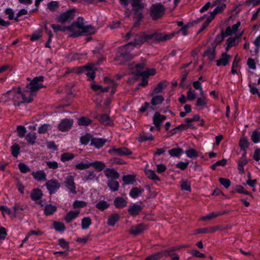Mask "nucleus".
<instances>
[{
    "instance_id": "nucleus-1",
    "label": "nucleus",
    "mask_w": 260,
    "mask_h": 260,
    "mask_svg": "<svg viewBox=\"0 0 260 260\" xmlns=\"http://www.w3.org/2000/svg\"><path fill=\"white\" fill-rule=\"evenodd\" d=\"M10 98L13 101L15 105H19L24 103H30L32 98L28 95L25 90L22 92L20 87H18L16 90H11L10 94Z\"/></svg>"
},
{
    "instance_id": "nucleus-2",
    "label": "nucleus",
    "mask_w": 260,
    "mask_h": 260,
    "mask_svg": "<svg viewBox=\"0 0 260 260\" xmlns=\"http://www.w3.org/2000/svg\"><path fill=\"white\" fill-rule=\"evenodd\" d=\"M221 1L215 6L216 8L212 11H210L208 14L205 15L204 16L199 18V20L201 21L206 18V21L202 24L200 31L206 28L209 25V23L214 19L215 16L218 14L221 13L226 8V4L224 3H221Z\"/></svg>"
},
{
    "instance_id": "nucleus-3",
    "label": "nucleus",
    "mask_w": 260,
    "mask_h": 260,
    "mask_svg": "<svg viewBox=\"0 0 260 260\" xmlns=\"http://www.w3.org/2000/svg\"><path fill=\"white\" fill-rule=\"evenodd\" d=\"M133 49L132 42L120 47L118 48L116 54V60L119 61V63H122L131 59L133 57V55L131 53Z\"/></svg>"
},
{
    "instance_id": "nucleus-4",
    "label": "nucleus",
    "mask_w": 260,
    "mask_h": 260,
    "mask_svg": "<svg viewBox=\"0 0 260 260\" xmlns=\"http://www.w3.org/2000/svg\"><path fill=\"white\" fill-rule=\"evenodd\" d=\"M145 67L144 63L141 64H136L135 67L136 71L137 72L136 75L140 76L143 77L142 82L139 84L140 86H146L148 84L147 78L150 76H152L155 74V70L153 68L147 69L143 72H142V70Z\"/></svg>"
},
{
    "instance_id": "nucleus-5",
    "label": "nucleus",
    "mask_w": 260,
    "mask_h": 260,
    "mask_svg": "<svg viewBox=\"0 0 260 260\" xmlns=\"http://www.w3.org/2000/svg\"><path fill=\"white\" fill-rule=\"evenodd\" d=\"M44 81L43 76L35 77L25 88V92L32 98V96L43 87L42 82Z\"/></svg>"
},
{
    "instance_id": "nucleus-6",
    "label": "nucleus",
    "mask_w": 260,
    "mask_h": 260,
    "mask_svg": "<svg viewBox=\"0 0 260 260\" xmlns=\"http://www.w3.org/2000/svg\"><path fill=\"white\" fill-rule=\"evenodd\" d=\"M94 65L89 64L85 66L80 67L74 69L73 72L77 74L83 73L85 71L87 72L86 75L88 78L89 80H93L95 78V72L93 69Z\"/></svg>"
},
{
    "instance_id": "nucleus-7",
    "label": "nucleus",
    "mask_w": 260,
    "mask_h": 260,
    "mask_svg": "<svg viewBox=\"0 0 260 260\" xmlns=\"http://www.w3.org/2000/svg\"><path fill=\"white\" fill-rule=\"evenodd\" d=\"M165 7L160 4L152 5L150 9V16L153 20H157L164 14Z\"/></svg>"
},
{
    "instance_id": "nucleus-8",
    "label": "nucleus",
    "mask_w": 260,
    "mask_h": 260,
    "mask_svg": "<svg viewBox=\"0 0 260 260\" xmlns=\"http://www.w3.org/2000/svg\"><path fill=\"white\" fill-rule=\"evenodd\" d=\"M80 20L82 21L83 19L82 18L79 17L78 21L73 22L70 26L67 27V29L71 32L70 35V37H76L82 35V28L79 27V25H81Z\"/></svg>"
},
{
    "instance_id": "nucleus-9",
    "label": "nucleus",
    "mask_w": 260,
    "mask_h": 260,
    "mask_svg": "<svg viewBox=\"0 0 260 260\" xmlns=\"http://www.w3.org/2000/svg\"><path fill=\"white\" fill-rule=\"evenodd\" d=\"M175 32L166 34L165 32H154L149 34L150 41L154 40L158 42L166 41L173 38Z\"/></svg>"
},
{
    "instance_id": "nucleus-10",
    "label": "nucleus",
    "mask_w": 260,
    "mask_h": 260,
    "mask_svg": "<svg viewBox=\"0 0 260 260\" xmlns=\"http://www.w3.org/2000/svg\"><path fill=\"white\" fill-rule=\"evenodd\" d=\"M75 9H71L60 14L56 18L57 21L63 23L73 19L75 16Z\"/></svg>"
},
{
    "instance_id": "nucleus-11",
    "label": "nucleus",
    "mask_w": 260,
    "mask_h": 260,
    "mask_svg": "<svg viewBox=\"0 0 260 260\" xmlns=\"http://www.w3.org/2000/svg\"><path fill=\"white\" fill-rule=\"evenodd\" d=\"M46 186L49 192L51 194L57 191L60 187V184L57 180L51 179L46 182Z\"/></svg>"
},
{
    "instance_id": "nucleus-12",
    "label": "nucleus",
    "mask_w": 260,
    "mask_h": 260,
    "mask_svg": "<svg viewBox=\"0 0 260 260\" xmlns=\"http://www.w3.org/2000/svg\"><path fill=\"white\" fill-rule=\"evenodd\" d=\"M149 34L144 32L140 35H137L134 39V41L132 43V47L140 46L146 42H149L150 38Z\"/></svg>"
},
{
    "instance_id": "nucleus-13",
    "label": "nucleus",
    "mask_w": 260,
    "mask_h": 260,
    "mask_svg": "<svg viewBox=\"0 0 260 260\" xmlns=\"http://www.w3.org/2000/svg\"><path fill=\"white\" fill-rule=\"evenodd\" d=\"M64 185L66 188L73 194L77 193L76 187L73 176L69 175L65 178Z\"/></svg>"
},
{
    "instance_id": "nucleus-14",
    "label": "nucleus",
    "mask_w": 260,
    "mask_h": 260,
    "mask_svg": "<svg viewBox=\"0 0 260 260\" xmlns=\"http://www.w3.org/2000/svg\"><path fill=\"white\" fill-rule=\"evenodd\" d=\"M108 152L111 155H129L133 153L132 151L124 147L119 148L113 147L109 150Z\"/></svg>"
},
{
    "instance_id": "nucleus-15",
    "label": "nucleus",
    "mask_w": 260,
    "mask_h": 260,
    "mask_svg": "<svg viewBox=\"0 0 260 260\" xmlns=\"http://www.w3.org/2000/svg\"><path fill=\"white\" fill-rule=\"evenodd\" d=\"M167 119V117L160 114L158 112H155L153 117V123L158 131L160 130L161 124Z\"/></svg>"
},
{
    "instance_id": "nucleus-16",
    "label": "nucleus",
    "mask_w": 260,
    "mask_h": 260,
    "mask_svg": "<svg viewBox=\"0 0 260 260\" xmlns=\"http://www.w3.org/2000/svg\"><path fill=\"white\" fill-rule=\"evenodd\" d=\"M27 206L21 203H15L13 207L12 215L16 218L21 214V212L27 208Z\"/></svg>"
},
{
    "instance_id": "nucleus-17",
    "label": "nucleus",
    "mask_w": 260,
    "mask_h": 260,
    "mask_svg": "<svg viewBox=\"0 0 260 260\" xmlns=\"http://www.w3.org/2000/svg\"><path fill=\"white\" fill-rule=\"evenodd\" d=\"M73 124V120L70 119H64L59 123L58 126V128L61 132H65L71 128Z\"/></svg>"
},
{
    "instance_id": "nucleus-18",
    "label": "nucleus",
    "mask_w": 260,
    "mask_h": 260,
    "mask_svg": "<svg viewBox=\"0 0 260 260\" xmlns=\"http://www.w3.org/2000/svg\"><path fill=\"white\" fill-rule=\"evenodd\" d=\"M105 176L109 180L117 179L119 177V174L113 168H107L104 171Z\"/></svg>"
},
{
    "instance_id": "nucleus-19",
    "label": "nucleus",
    "mask_w": 260,
    "mask_h": 260,
    "mask_svg": "<svg viewBox=\"0 0 260 260\" xmlns=\"http://www.w3.org/2000/svg\"><path fill=\"white\" fill-rule=\"evenodd\" d=\"M230 59L231 56L226 52H223L220 58L216 60V65L218 67L225 66L229 63Z\"/></svg>"
},
{
    "instance_id": "nucleus-20",
    "label": "nucleus",
    "mask_w": 260,
    "mask_h": 260,
    "mask_svg": "<svg viewBox=\"0 0 260 260\" xmlns=\"http://www.w3.org/2000/svg\"><path fill=\"white\" fill-rule=\"evenodd\" d=\"M146 228L145 224L140 223L136 225L132 226L129 229V233L135 236H137L141 233Z\"/></svg>"
},
{
    "instance_id": "nucleus-21",
    "label": "nucleus",
    "mask_w": 260,
    "mask_h": 260,
    "mask_svg": "<svg viewBox=\"0 0 260 260\" xmlns=\"http://www.w3.org/2000/svg\"><path fill=\"white\" fill-rule=\"evenodd\" d=\"M169 252L170 251H164V250L148 256L145 260H158L164 256H167Z\"/></svg>"
},
{
    "instance_id": "nucleus-22",
    "label": "nucleus",
    "mask_w": 260,
    "mask_h": 260,
    "mask_svg": "<svg viewBox=\"0 0 260 260\" xmlns=\"http://www.w3.org/2000/svg\"><path fill=\"white\" fill-rule=\"evenodd\" d=\"M31 175L34 179L38 181H45L46 180L47 175L45 171L43 170L36 172H32Z\"/></svg>"
},
{
    "instance_id": "nucleus-23",
    "label": "nucleus",
    "mask_w": 260,
    "mask_h": 260,
    "mask_svg": "<svg viewBox=\"0 0 260 260\" xmlns=\"http://www.w3.org/2000/svg\"><path fill=\"white\" fill-rule=\"evenodd\" d=\"M81 25H79V27L82 28V34L85 35H92L95 33L96 30L94 26L88 25H85L82 22Z\"/></svg>"
},
{
    "instance_id": "nucleus-24",
    "label": "nucleus",
    "mask_w": 260,
    "mask_h": 260,
    "mask_svg": "<svg viewBox=\"0 0 260 260\" xmlns=\"http://www.w3.org/2000/svg\"><path fill=\"white\" fill-rule=\"evenodd\" d=\"M229 213V211H219V212H213L211 213H210L209 214H207L206 216H202L201 218V220H210L212 218H215L218 216L222 215L223 214H226Z\"/></svg>"
},
{
    "instance_id": "nucleus-25",
    "label": "nucleus",
    "mask_w": 260,
    "mask_h": 260,
    "mask_svg": "<svg viewBox=\"0 0 260 260\" xmlns=\"http://www.w3.org/2000/svg\"><path fill=\"white\" fill-rule=\"evenodd\" d=\"M79 213V210L70 211L66 214L64 220L67 223H70L78 216Z\"/></svg>"
},
{
    "instance_id": "nucleus-26",
    "label": "nucleus",
    "mask_w": 260,
    "mask_h": 260,
    "mask_svg": "<svg viewBox=\"0 0 260 260\" xmlns=\"http://www.w3.org/2000/svg\"><path fill=\"white\" fill-rule=\"evenodd\" d=\"M142 210L140 205L137 204H133L128 209V212L131 215L136 216L138 215Z\"/></svg>"
},
{
    "instance_id": "nucleus-27",
    "label": "nucleus",
    "mask_w": 260,
    "mask_h": 260,
    "mask_svg": "<svg viewBox=\"0 0 260 260\" xmlns=\"http://www.w3.org/2000/svg\"><path fill=\"white\" fill-rule=\"evenodd\" d=\"M106 142V139L102 138H93L91 141V145L98 149L102 147Z\"/></svg>"
},
{
    "instance_id": "nucleus-28",
    "label": "nucleus",
    "mask_w": 260,
    "mask_h": 260,
    "mask_svg": "<svg viewBox=\"0 0 260 260\" xmlns=\"http://www.w3.org/2000/svg\"><path fill=\"white\" fill-rule=\"evenodd\" d=\"M239 36L237 35L234 37H230L226 40V50L228 51L230 48L238 44V39Z\"/></svg>"
},
{
    "instance_id": "nucleus-29",
    "label": "nucleus",
    "mask_w": 260,
    "mask_h": 260,
    "mask_svg": "<svg viewBox=\"0 0 260 260\" xmlns=\"http://www.w3.org/2000/svg\"><path fill=\"white\" fill-rule=\"evenodd\" d=\"M204 56H207L209 60H213L215 57V46L212 45L211 47L209 48L205 52Z\"/></svg>"
},
{
    "instance_id": "nucleus-30",
    "label": "nucleus",
    "mask_w": 260,
    "mask_h": 260,
    "mask_svg": "<svg viewBox=\"0 0 260 260\" xmlns=\"http://www.w3.org/2000/svg\"><path fill=\"white\" fill-rule=\"evenodd\" d=\"M240 22L238 21L235 24H234L232 27H228L226 28L225 33L226 36H231L236 33L240 25Z\"/></svg>"
},
{
    "instance_id": "nucleus-31",
    "label": "nucleus",
    "mask_w": 260,
    "mask_h": 260,
    "mask_svg": "<svg viewBox=\"0 0 260 260\" xmlns=\"http://www.w3.org/2000/svg\"><path fill=\"white\" fill-rule=\"evenodd\" d=\"M168 85V83L166 81H162L159 82L156 86L154 88V93H159L165 89Z\"/></svg>"
},
{
    "instance_id": "nucleus-32",
    "label": "nucleus",
    "mask_w": 260,
    "mask_h": 260,
    "mask_svg": "<svg viewBox=\"0 0 260 260\" xmlns=\"http://www.w3.org/2000/svg\"><path fill=\"white\" fill-rule=\"evenodd\" d=\"M116 179L108 180L107 185L112 191H116L119 189V183Z\"/></svg>"
},
{
    "instance_id": "nucleus-33",
    "label": "nucleus",
    "mask_w": 260,
    "mask_h": 260,
    "mask_svg": "<svg viewBox=\"0 0 260 260\" xmlns=\"http://www.w3.org/2000/svg\"><path fill=\"white\" fill-rule=\"evenodd\" d=\"M114 204L117 208H122L126 206V201L121 197H117L114 201Z\"/></svg>"
},
{
    "instance_id": "nucleus-34",
    "label": "nucleus",
    "mask_w": 260,
    "mask_h": 260,
    "mask_svg": "<svg viewBox=\"0 0 260 260\" xmlns=\"http://www.w3.org/2000/svg\"><path fill=\"white\" fill-rule=\"evenodd\" d=\"M143 191L144 189L142 187H134L130 191L129 196L133 199H136Z\"/></svg>"
},
{
    "instance_id": "nucleus-35",
    "label": "nucleus",
    "mask_w": 260,
    "mask_h": 260,
    "mask_svg": "<svg viewBox=\"0 0 260 260\" xmlns=\"http://www.w3.org/2000/svg\"><path fill=\"white\" fill-rule=\"evenodd\" d=\"M207 104V99L204 96L198 98L197 100L196 106L200 107V109H204L206 108Z\"/></svg>"
},
{
    "instance_id": "nucleus-36",
    "label": "nucleus",
    "mask_w": 260,
    "mask_h": 260,
    "mask_svg": "<svg viewBox=\"0 0 260 260\" xmlns=\"http://www.w3.org/2000/svg\"><path fill=\"white\" fill-rule=\"evenodd\" d=\"M154 140L153 136L150 133H143L140 135L138 140L140 142L146 141H153Z\"/></svg>"
},
{
    "instance_id": "nucleus-37",
    "label": "nucleus",
    "mask_w": 260,
    "mask_h": 260,
    "mask_svg": "<svg viewBox=\"0 0 260 260\" xmlns=\"http://www.w3.org/2000/svg\"><path fill=\"white\" fill-rule=\"evenodd\" d=\"M5 13L8 15V19L10 20H14L18 22L19 19L17 17V14H15L14 11L11 8H7L5 10Z\"/></svg>"
},
{
    "instance_id": "nucleus-38",
    "label": "nucleus",
    "mask_w": 260,
    "mask_h": 260,
    "mask_svg": "<svg viewBox=\"0 0 260 260\" xmlns=\"http://www.w3.org/2000/svg\"><path fill=\"white\" fill-rule=\"evenodd\" d=\"M145 173L147 177L152 180L154 181H159L160 178L159 177L155 174L154 171L152 170H145Z\"/></svg>"
},
{
    "instance_id": "nucleus-39",
    "label": "nucleus",
    "mask_w": 260,
    "mask_h": 260,
    "mask_svg": "<svg viewBox=\"0 0 260 260\" xmlns=\"http://www.w3.org/2000/svg\"><path fill=\"white\" fill-rule=\"evenodd\" d=\"M43 193L42 191L39 189H34L30 195L31 199L34 201H38L42 197Z\"/></svg>"
},
{
    "instance_id": "nucleus-40",
    "label": "nucleus",
    "mask_w": 260,
    "mask_h": 260,
    "mask_svg": "<svg viewBox=\"0 0 260 260\" xmlns=\"http://www.w3.org/2000/svg\"><path fill=\"white\" fill-rule=\"evenodd\" d=\"M164 101V97L161 95L153 96L151 100V104L152 106H156L161 104Z\"/></svg>"
},
{
    "instance_id": "nucleus-41",
    "label": "nucleus",
    "mask_w": 260,
    "mask_h": 260,
    "mask_svg": "<svg viewBox=\"0 0 260 260\" xmlns=\"http://www.w3.org/2000/svg\"><path fill=\"white\" fill-rule=\"evenodd\" d=\"M91 167H93L95 169L98 171H101L106 167V165L102 161H95L94 162H90Z\"/></svg>"
},
{
    "instance_id": "nucleus-42",
    "label": "nucleus",
    "mask_w": 260,
    "mask_h": 260,
    "mask_svg": "<svg viewBox=\"0 0 260 260\" xmlns=\"http://www.w3.org/2000/svg\"><path fill=\"white\" fill-rule=\"evenodd\" d=\"M245 156L246 153H244L241 157V159H243V160H238V169L241 173H244V166L247 163V160L244 158Z\"/></svg>"
},
{
    "instance_id": "nucleus-43",
    "label": "nucleus",
    "mask_w": 260,
    "mask_h": 260,
    "mask_svg": "<svg viewBox=\"0 0 260 260\" xmlns=\"http://www.w3.org/2000/svg\"><path fill=\"white\" fill-rule=\"evenodd\" d=\"M78 124L80 126H88L92 123V120L88 117L82 116L78 119Z\"/></svg>"
},
{
    "instance_id": "nucleus-44",
    "label": "nucleus",
    "mask_w": 260,
    "mask_h": 260,
    "mask_svg": "<svg viewBox=\"0 0 260 260\" xmlns=\"http://www.w3.org/2000/svg\"><path fill=\"white\" fill-rule=\"evenodd\" d=\"M253 44L255 46V48L253 51H251L250 52L251 55H256L258 53L260 47V35L256 38L253 42Z\"/></svg>"
},
{
    "instance_id": "nucleus-45",
    "label": "nucleus",
    "mask_w": 260,
    "mask_h": 260,
    "mask_svg": "<svg viewBox=\"0 0 260 260\" xmlns=\"http://www.w3.org/2000/svg\"><path fill=\"white\" fill-rule=\"evenodd\" d=\"M168 152L172 157H179L182 155L183 151L180 148H176L169 150Z\"/></svg>"
},
{
    "instance_id": "nucleus-46",
    "label": "nucleus",
    "mask_w": 260,
    "mask_h": 260,
    "mask_svg": "<svg viewBox=\"0 0 260 260\" xmlns=\"http://www.w3.org/2000/svg\"><path fill=\"white\" fill-rule=\"evenodd\" d=\"M91 223V218L89 217H85L81 220V228L83 230H87Z\"/></svg>"
},
{
    "instance_id": "nucleus-47",
    "label": "nucleus",
    "mask_w": 260,
    "mask_h": 260,
    "mask_svg": "<svg viewBox=\"0 0 260 260\" xmlns=\"http://www.w3.org/2000/svg\"><path fill=\"white\" fill-rule=\"evenodd\" d=\"M119 216L117 214H112L108 218L107 223L110 226H114L118 221Z\"/></svg>"
},
{
    "instance_id": "nucleus-48",
    "label": "nucleus",
    "mask_w": 260,
    "mask_h": 260,
    "mask_svg": "<svg viewBox=\"0 0 260 260\" xmlns=\"http://www.w3.org/2000/svg\"><path fill=\"white\" fill-rule=\"evenodd\" d=\"M56 211V207L51 204L47 205L44 208V213L46 215L53 214Z\"/></svg>"
},
{
    "instance_id": "nucleus-49",
    "label": "nucleus",
    "mask_w": 260,
    "mask_h": 260,
    "mask_svg": "<svg viewBox=\"0 0 260 260\" xmlns=\"http://www.w3.org/2000/svg\"><path fill=\"white\" fill-rule=\"evenodd\" d=\"M104 80L106 83L109 84L110 87L112 88V93H114L115 92V88L117 86V84L115 82L114 80L111 79L108 77H106L104 78Z\"/></svg>"
},
{
    "instance_id": "nucleus-50",
    "label": "nucleus",
    "mask_w": 260,
    "mask_h": 260,
    "mask_svg": "<svg viewBox=\"0 0 260 260\" xmlns=\"http://www.w3.org/2000/svg\"><path fill=\"white\" fill-rule=\"evenodd\" d=\"M179 246L173 247L171 249L168 250H164V251H170L169 254L167 256H170L171 257L172 260H178L179 259V257L176 253H172L173 251L178 250L180 249Z\"/></svg>"
},
{
    "instance_id": "nucleus-51",
    "label": "nucleus",
    "mask_w": 260,
    "mask_h": 260,
    "mask_svg": "<svg viewBox=\"0 0 260 260\" xmlns=\"http://www.w3.org/2000/svg\"><path fill=\"white\" fill-rule=\"evenodd\" d=\"M59 6L58 1H51L47 4V8L51 12H55L58 9Z\"/></svg>"
},
{
    "instance_id": "nucleus-52",
    "label": "nucleus",
    "mask_w": 260,
    "mask_h": 260,
    "mask_svg": "<svg viewBox=\"0 0 260 260\" xmlns=\"http://www.w3.org/2000/svg\"><path fill=\"white\" fill-rule=\"evenodd\" d=\"M75 156L73 153L66 152L62 153L60 156V160L62 162L67 161L73 159Z\"/></svg>"
},
{
    "instance_id": "nucleus-53",
    "label": "nucleus",
    "mask_w": 260,
    "mask_h": 260,
    "mask_svg": "<svg viewBox=\"0 0 260 260\" xmlns=\"http://www.w3.org/2000/svg\"><path fill=\"white\" fill-rule=\"evenodd\" d=\"M109 207V204L107 202L104 200L100 201L95 205V207L101 211L105 210Z\"/></svg>"
},
{
    "instance_id": "nucleus-54",
    "label": "nucleus",
    "mask_w": 260,
    "mask_h": 260,
    "mask_svg": "<svg viewBox=\"0 0 260 260\" xmlns=\"http://www.w3.org/2000/svg\"><path fill=\"white\" fill-rule=\"evenodd\" d=\"M25 139L28 143L33 145L35 144L37 139L36 134L35 133H29L26 135Z\"/></svg>"
},
{
    "instance_id": "nucleus-55",
    "label": "nucleus",
    "mask_w": 260,
    "mask_h": 260,
    "mask_svg": "<svg viewBox=\"0 0 260 260\" xmlns=\"http://www.w3.org/2000/svg\"><path fill=\"white\" fill-rule=\"evenodd\" d=\"M251 139L254 143H257L260 141V132L253 131L251 136Z\"/></svg>"
},
{
    "instance_id": "nucleus-56",
    "label": "nucleus",
    "mask_w": 260,
    "mask_h": 260,
    "mask_svg": "<svg viewBox=\"0 0 260 260\" xmlns=\"http://www.w3.org/2000/svg\"><path fill=\"white\" fill-rule=\"evenodd\" d=\"M217 230V228L215 227H209L206 228H203L201 229H198L197 230V233L199 234L202 233H212L214 232Z\"/></svg>"
},
{
    "instance_id": "nucleus-57",
    "label": "nucleus",
    "mask_w": 260,
    "mask_h": 260,
    "mask_svg": "<svg viewBox=\"0 0 260 260\" xmlns=\"http://www.w3.org/2000/svg\"><path fill=\"white\" fill-rule=\"evenodd\" d=\"M180 187L182 190L191 191L190 183L187 180H182L180 182Z\"/></svg>"
},
{
    "instance_id": "nucleus-58",
    "label": "nucleus",
    "mask_w": 260,
    "mask_h": 260,
    "mask_svg": "<svg viewBox=\"0 0 260 260\" xmlns=\"http://www.w3.org/2000/svg\"><path fill=\"white\" fill-rule=\"evenodd\" d=\"M12 154L15 157H17L20 152V147L17 144H14L11 146Z\"/></svg>"
},
{
    "instance_id": "nucleus-59",
    "label": "nucleus",
    "mask_w": 260,
    "mask_h": 260,
    "mask_svg": "<svg viewBox=\"0 0 260 260\" xmlns=\"http://www.w3.org/2000/svg\"><path fill=\"white\" fill-rule=\"evenodd\" d=\"M53 227L56 231L58 232H63L66 229L64 224L61 222H54Z\"/></svg>"
},
{
    "instance_id": "nucleus-60",
    "label": "nucleus",
    "mask_w": 260,
    "mask_h": 260,
    "mask_svg": "<svg viewBox=\"0 0 260 260\" xmlns=\"http://www.w3.org/2000/svg\"><path fill=\"white\" fill-rule=\"evenodd\" d=\"M75 167L76 169L77 170H86V169L89 168L91 167V166H90V162L84 163L83 162H81L80 163L76 164L75 166Z\"/></svg>"
},
{
    "instance_id": "nucleus-61",
    "label": "nucleus",
    "mask_w": 260,
    "mask_h": 260,
    "mask_svg": "<svg viewBox=\"0 0 260 260\" xmlns=\"http://www.w3.org/2000/svg\"><path fill=\"white\" fill-rule=\"evenodd\" d=\"M185 153L186 156L189 158L197 157L198 155L197 151L192 148H189L186 150Z\"/></svg>"
},
{
    "instance_id": "nucleus-62",
    "label": "nucleus",
    "mask_w": 260,
    "mask_h": 260,
    "mask_svg": "<svg viewBox=\"0 0 260 260\" xmlns=\"http://www.w3.org/2000/svg\"><path fill=\"white\" fill-rule=\"evenodd\" d=\"M86 206L87 203L83 201L75 200L73 204L74 208H83Z\"/></svg>"
},
{
    "instance_id": "nucleus-63",
    "label": "nucleus",
    "mask_w": 260,
    "mask_h": 260,
    "mask_svg": "<svg viewBox=\"0 0 260 260\" xmlns=\"http://www.w3.org/2000/svg\"><path fill=\"white\" fill-rule=\"evenodd\" d=\"M248 86L251 93L253 94H257L259 97H260V92L258 91L257 88L254 86V84H252L251 82H250L248 84Z\"/></svg>"
},
{
    "instance_id": "nucleus-64",
    "label": "nucleus",
    "mask_w": 260,
    "mask_h": 260,
    "mask_svg": "<svg viewBox=\"0 0 260 260\" xmlns=\"http://www.w3.org/2000/svg\"><path fill=\"white\" fill-rule=\"evenodd\" d=\"M100 121L105 125H110L111 123L110 117L107 114H103L100 118Z\"/></svg>"
}]
</instances>
